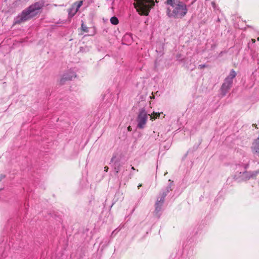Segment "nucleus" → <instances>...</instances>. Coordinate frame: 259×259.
Masks as SVG:
<instances>
[{
  "instance_id": "1",
  "label": "nucleus",
  "mask_w": 259,
  "mask_h": 259,
  "mask_svg": "<svg viewBox=\"0 0 259 259\" xmlns=\"http://www.w3.org/2000/svg\"><path fill=\"white\" fill-rule=\"evenodd\" d=\"M42 6L43 4L40 2H36L32 4L15 17L14 24H20L26 20L31 19L39 13V9L42 8Z\"/></svg>"
},
{
  "instance_id": "2",
  "label": "nucleus",
  "mask_w": 259,
  "mask_h": 259,
  "mask_svg": "<svg viewBox=\"0 0 259 259\" xmlns=\"http://www.w3.org/2000/svg\"><path fill=\"white\" fill-rule=\"evenodd\" d=\"M248 167V162L245 163L238 164L236 166V171L234 175V178L238 182L241 181L247 180L251 178L255 177L259 174V170L256 171H246V168Z\"/></svg>"
},
{
  "instance_id": "3",
  "label": "nucleus",
  "mask_w": 259,
  "mask_h": 259,
  "mask_svg": "<svg viewBox=\"0 0 259 259\" xmlns=\"http://www.w3.org/2000/svg\"><path fill=\"white\" fill-rule=\"evenodd\" d=\"M167 13L169 17L182 18L187 14L188 8L186 4L180 1L172 10L168 8Z\"/></svg>"
},
{
  "instance_id": "4",
  "label": "nucleus",
  "mask_w": 259,
  "mask_h": 259,
  "mask_svg": "<svg viewBox=\"0 0 259 259\" xmlns=\"http://www.w3.org/2000/svg\"><path fill=\"white\" fill-rule=\"evenodd\" d=\"M135 8L141 15H148L154 5L153 0H135Z\"/></svg>"
},
{
  "instance_id": "5",
  "label": "nucleus",
  "mask_w": 259,
  "mask_h": 259,
  "mask_svg": "<svg viewBox=\"0 0 259 259\" xmlns=\"http://www.w3.org/2000/svg\"><path fill=\"white\" fill-rule=\"evenodd\" d=\"M236 76V73L235 70L231 69L229 75L225 78L221 87V90L224 96L226 94L228 90H229L232 87V83L233 82V79Z\"/></svg>"
},
{
  "instance_id": "6",
  "label": "nucleus",
  "mask_w": 259,
  "mask_h": 259,
  "mask_svg": "<svg viewBox=\"0 0 259 259\" xmlns=\"http://www.w3.org/2000/svg\"><path fill=\"white\" fill-rule=\"evenodd\" d=\"M148 119V113L144 108L139 110L136 120L137 126L139 128H144L147 123Z\"/></svg>"
},
{
  "instance_id": "7",
  "label": "nucleus",
  "mask_w": 259,
  "mask_h": 259,
  "mask_svg": "<svg viewBox=\"0 0 259 259\" xmlns=\"http://www.w3.org/2000/svg\"><path fill=\"white\" fill-rule=\"evenodd\" d=\"M168 189L167 190L166 193H162L161 195V196L158 197L157 198V201L155 202V212L156 213H158V212L160 211L161 209V207L163 205V202H164V198L167 195V192H168Z\"/></svg>"
},
{
  "instance_id": "8",
  "label": "nucleus",
  "mask_w": 259,
  "mask_h": 259,
  "mask_svg": "<svg viewBox=\"0 0 259 259\" xmlns=\"http://www.w3.org/2000/svg\"><path fill=\"white\" fill-rule=\"evenodd\" d=\"M76 76L74 71L73 70H70L69 71L64 73L60 80V83H63L66 80H72Z\"/></svg>"
},
{
  "instance_id": "9",
  "label": "nucleus",
  "mask_w": 259,
  "mask_h": 259,
  "mask_svg": "<svg viewBox=\"0 0 259 259\" xmlns=\"http://www.w3.org/2000/svg\"><path fill=\"white\" fill-rule=\"evenodd\" d=\"M252 150L254 153H257L259 154V137L253 142L252 146Z\"/></svg>"
},
{
  "instance_id": "10",
  "label": "nucleus",
  "mask_w": 259,
  "mask_h": 259,
  "mask_svg": "<svg viewBox=\"0 0 259 259\" xmlns=\"http://www.w3.org/2000/svg\"><path fill=\"white\" fill-rule=\"evenodd\" d=\"M180 0H167L166 2L168 5L170 6L171 8L170 9H173L175 8L176 6L178 4Z\"/></svg>"
},
{
  "instance_id": "11",
  "label": "nucleus",
  "mask_w": 259,
  "mask_h": 259,
  "mask_svg": "<svg viewBox=\"0 0 259 259\" xmlns=\"http://www.w3.org/2000/svg\"><path fill=\"white\" fill-rule=\"evenodd\" d=\"M160 114H161L160 112H153L152 114H148V116H150V119L152 120V121H153V120H154L156 118H157L158 117H159Z\"/></svg>"
},
{
  "instance_id": "12",
  "label": "nucleus",
  "mask_w": 259,
  "mask_h": 259,
  "mask_svg": "<svg viewBox=\"0 0 259 259\" xmlns=\"http://www.w3.org/2000/svg\"><path fill=\"white\" fill-rule=\"evenodd\" d=\"M75 10V4L72 6L71 8H70L68 11V16L69 17H72L75 14H74L73 12Z\"/></svg>"
},
{
  "instance_id": "13",
  "label": "nucleus",
  "mask_w": 259,
  "mask_h": 259,
  "mask_svg": "<svg viewBox=\"0 0 259 259\" xmlns=\"http://www.w3.org/2000/svg\"><path fill=\"white\" fill-rule=\"evenodd\" d=\"M110 21L113 25H117L119 23V20L116 17H112L110 19Z\"/></svg>"
},
{
  "instance_id": "14",
  "label": "nucleus",
  "mask_w": 259,
  "mask_h": 259,
  "mask_svg": "<svg viewBox=\"0 0 259 259\" xmlns=\"http://www.w3.org/2000/svg\"><path fill=\"white\" fill-rule=\"evenodd\" d=\"M82 5V1H80L78 3V4H76L75 7V10L74 11L73 13L76 14V12L78 11V9H79L80 7Z\"/></svg>"
},
{
  "instance_id": "15",
  "label": "nucleus",
  "mask_w": 259,
  "mask_h": 259,
  "mask_svg": "<svg viewBox=\"0 0 259 259\" xmlns=\"http://www.w3.org/2000/svg\"><path fill=\"white\" fill-rule=\"evenodd\" d=\"M81 27L83 31H88V27L84 26L83 23H82Z\"/></svg>"
},
{
  "instance_id": "16",
  "label": "nucleus",
  "mask_w": 259,
  "mask_h": 259,
  "mask_svg": "<svg viewBox=\"0 0 259 259\" xmlns=\"http://www.w3.org/2000/svg\"><path fill=\"white\" fill-rule=\"evenodd\" d=\"M206 65L205 64H200L199 65V67L200 69H202V68L206 67Z\"/></svg>"
},
{
  "instance_id": "17",
  "label": "nucleus",
  "mask_w": 259,
  "mask_h": 259,
  "mask_svg": "<svg viewBox=\"0 0 259 259\" xmlns=\"http://www.w3.org/2000/svg\"><path fill=\"white\" fill-rule=\"evenodd\" d=\"M115 169L117 173L119 172V167H117V168H115Z\"/></svg>"
},
{
  "instance_id": "18",
  "label": "nucleus",
  "mask_w": 259,
  "mask_h": 259,
  "mask_svg": "<svg viewBox=\"0 0 259 259\" xmlns=\"http://www.w3.org/2000/svg\"><path fill=\"white\" fill-rule=\"evenodd\" d=\"M3 178H4L3 175H0V182H1V181H2V179H3Z\"/></svg>"
},
{
  "instance_id": "19",
  "label": "nucleus",
  "mask_w": 259,
  "mask_h": 259,
  "mask_svg": "<svg viewBox=\"0 0 259 259\" xmlns=\"http://www.w3.org/2000/svg\"><path fill=\"white\" fill-rule=\"evenodd\" d=\"M132 169H135V168H134V166H132V168H131Z\"/></svg>"
},
{
  "instance_id": "20",
  "label": "nucleus",
  "mask_w": 259,
  "mask_h": 259,
  "mask_svg": "<svg viewBox=\"0 0 259 259\" xmlns=\"http://www.w3.org/2000/svg\"><path fill=\"white\" fill-rule=\"evenodd\" d=\"M128 130H130V127L129 126V127H128Z\"/></svg>"
},
{
  "instance_id": "21",
  "label": "nucleus",
  "mask_w": 259,
  "mask_h": 259,
  "mask_svg": "<svg viewBox=\"0 0 259 259\" xmlns=\"http://www.w3.org/2000/svg\"><path fill=\"white\" fill-rule=\"evenodd\" d=\"M140 186H141V185H139L138 187H140Z\"/></svg>"
},
{
  "instance_id": "22",
  "label": "nucleus",
  "mask_w": 259,
  "mask_h": 259,
  "mask_svg": "<svg viewBox=\"0 0 259 259\" xmlns=\"http://www.w3.org/2000/svg\"><path fill=\"white\" fill-rule=\"evenodd\" d=\"M1 189H2V187H0V190H1Z\"/></svg>"
},
{
  "instance_id": "23",
  "label": "nucleus",
  "mask_w": 259,
  "mask_h": 259,
  "mask_svg": "<svg viewBox=\"0 0 259 259\" xmlns=\"http://www.w3.org/2000/svg\"><path fill=\"white\" fill-rule=\"evenodd\" d=\"M257 40H259V37L257 38Z\"/></svg>"
}]
</instances>
